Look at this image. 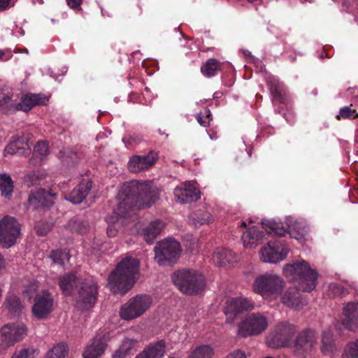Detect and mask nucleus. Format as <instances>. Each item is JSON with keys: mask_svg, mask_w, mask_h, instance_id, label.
<instances>
[{"mask_svg": "<svg viewBox=\"0 0 358 358\" xmlns=\"http://www.w3.org/2000/svg\"><path fill=\"white\" fill-rule=\"evenodd\" d=\"M120 201L114 213L120 217H127L134 208H150L159 199L157 188L151 181L125 182L118 194Z\"/></svg>", "mask_w": 358, "mask_h": 358, "instance_id": "obj_1", "label": "nucleus"}, {"mask_svg": "<svg viewBox=\"0 0 358 358\" xmlns=\"http://www.w3.org/2000/svg\"><path fill=\"white\" fill-rule=\"evenodd\" d=\"M140 262L126 257L119 262L108 278V286L114 294H125L138 278Z\"/></svg>", "mask_w": 358, "mask_h": 358, "instance_id": "obj_2", "label": "nucleus"}, {"mask_svg": "<svg viewBox=\"0 0 358 358\" xmlns=\"http://www.w3.org/2000/svg\"><path fill=\"white\" fill-rule=\"evenodd\" d=\"M172 281L178 289L187 295H197L206 286L203 275L194 269H180L172 275Z\"/></svg>", "mask_w": 358, "mask_h": 358, "instance_id": "obj_3", "label": "nucleus"}, {"mask_svg": "<svg viewBox=\"0 0 358 358\" xmlns=\"http://www.w3.org/2000/svg\"><path fill=\"white\" fill-rule=\"evenodd\" d=\"M283 270L287 276L292 277V280L298 284L301 291L310 292L315 288L318 274L305 261L285 264Z\"/></svg>", "mask_w": 358, "mask_h": 358, "instance_id": "obj_4", "label": "nucleus"}, {"mask_svg": "<svg viewBox=\"0 0 358 358\" xmlns=\"http://www.w3.org/2000/svg\"><path fill=\"white\" fill-rule=\"evenodd\" d=\"M285 282L276 274L264 273L258 275L252 283L253 291L260 294L264 299H276L285 287Z\"/></svg>", "mask_w": 358, "mask_h": 358, "instance_id": "obj_5", "label": "nucleus"}, {"mask_svg": "<svg viewBox=\"0 0 358 358\" xmlns=\"http://www.w3.org/2000/svg\"><path fill=\"white\" fill-rule=\"evenodd\" d=\"M317 344L316 331L306 328L299 331L292 344L293 355L299 358H306L315 350Z\"/></svg>", "mask_w": 358, "mask_h": 358, "instance_id": "obj_6", "label": "nucleus"}, {"mask_svg": "<svg viewBox=\"0 0 358 358\" xmlns=\"http://www.w3.org/2000/svg\"><path fill=\"white\" fill-rule=\"evenodd\" d=\"M154 251L155 260L159 265H171L176 263L179 257L180 245L173 238H167L158 242Z\"/></svg>", "mask_w": 358, "mask_h": 358, "instance_id": "obj_7", "label": "nucleus"}, {"mask_svg": "<svg viewBox=\"0 0 358 358\" xmlns=\"http://www.w3.org/2000/svg\"><path fill=\"white\" fill-rule=\"evenodd\" d=\"M152 299L148 294H138L131 298L120 308L122 319L131 320L144 314L151 306Z\"/></svg>", "mask_w": 358, "mask_h": 358, "instance_id": "obj_8", "label": "nucleus"}, {"mask_svg": "<svg viewBox=\"0 0 358 358\" xmlns=\"http://www.w3.org/2000/svg\"><path fill=\"white\" fill-rule=\"evenodd\" d=\"M297 327L289 322L279 323L269 336L266 343L269 348H279L287 346L293 336L296 334Z\"/></svg>", "mask_w": 358, "mask_h": 358, "instance_id": "obj_9", "label": "nucleus"}, {"mask_svg": "<svg viewBox=\"0 0 358 358\" xmlns=\"http://www.w3.org/2000/svg\"><path fill=\"white\" fill-rule=\"evenodd\" d=\"M20 235V225L15 217L6 215L0 220V244L3 248L13 245Z\"/></svg>", "mask_w": 358, "mask_h": 358, "instance_id": "obj_10", "label": "nucleus"}, {"mask_svg": "<svg viewBox=\"0 0 358 358\" xmlns=\"http://www.w3.org/2000/svg\"><path fill=\"white\" fill-rule=\"evenodd\" d=\"M56 194L39 187L31 189L25 203L27 210H41L51 208L54 204Z\"/></svg>", "mask_w": 358, "mask_h": 358, "instance_id": "obj_11", "label": "nucleus"}, {"mask_svg": "<svg viewBox=\"0 0 358 358\" xmlns=\"http://www.w3.org/2000/svg\"><path fill=\"white\" fill-rule=\"evenodd\" d=\"M267 327V319L264 316L253 313L240 324L238 334L242 337L257 336L264 331Z\"/></svg>", "mask_w": 358, "mask_h": 358, "instance_id": "obj_12", "label": "nucleus"}, {"mask_svg": "<svg viewBox=\"0 0 358 358\" xmlns=\"http://www.w3.org/2000/svg\"><path fill=\"white\" fill-rule=\"evenodd\" d=\"M289 252L282 241H271L260 252V259L264 262L276 264L285 259Z\"/></svg>", "mask_w": 358, "mask_h": 358, "instance_id": "obj_13", "label": "nucleus"}, {"mask_svg": "<svg viewBox=\"0 0 358 358\" xmlns=\"http://www.w3.org/2000/svg\"><path fill=\"white\" fill-rule=\"evenodd\" d=\"M27 327L24 324H7L0 329L1 345L4 348L13 345L22 341L27 335Z\"/></svg>", "mask_w": 358, "mask_h": 358, "instance_id": "obj_14", "label": "nucleus"}, {"mask_svg": "<svg viewBox=\"0 0 358 358\" xmlns=\"http://www.w3.org/2000/svg\"><path fill=\"white\" fill-rule=\"evenodd\" d=\"M98 286L92 280H86L82 282L78 291L77 306L81 310H87L92 308L97 301Z\"/></svg>", "mask_w": 358, "mask_h": 358, "instance_id": "obj_15", "label": "nucleus"}, {"mask_svg": "<svg viewBox=\"0 0 358 358\" xmlns=\"http://www.w3.org/2000/svg\"><path fill=\"white\" fill-rule=\"evenodd\" d=\"M108 333L99 334L94 336L83 353V358H100L104 353L108 341Z\"/></svg>", "mask_w": 358, "mask_h": 358, "instance_id": "obj_16", "label": "nucleus"}, {"mask_svg": "<svg viewBox=\"0 0 358 358\" xmlns=\"http://www.w3.org/2000/svg\"><path fill=\"white\" fill-rule=\"evenodd\" d=\"M158 159V153L154 150L150 151L143 156L134 155L128 162V169L133 173L149 169Z\"/></svg>", "mask_w": 358, "mask_h": 358, "instance_id": "obj_17", "label": "nucleus"}, {"mask_svg": "<svg viewBox=\"0 0 358 358\" xmlns=\"http://www.w3.org/2000/svg\"><path fill=\"white\" fill-rule=\"evenodd\" d=\"M262 224L268 234L282 237L284 236L286 233H289L290 237L296 238V240L303 238V232L295 231L294 227H286L283 226L281 222H278L273 220L264 219L262 220Z\"/></svg>", "mask_w": 358, "mask_h": 358, "instance_id": "obj_18", "label": "nucleus"}, {"mask_svg": "<svg viewBox=\"0 0 358 358\" xmlns=\"http://www.w3.org/2000/svg\"><path fill=\"white\" fill-rule=\"evenodd\" d=\"M49 101V97L44 94L27 93L22 95L20 101L17 103L16 110L28 112L36 106H45Z\"/></svg>", "mask_w": 358, "mask_h": 358, "instance_id": "obj_19", "label": "nucleus"}, {"mask_svg": "<svg viewBox=\"0 0 358 358\" xmlns=\"http://www.w3.org/2000/svg\"><path fill=\"white\" fill-rule=\"evenodd\" d=\"M253 303L245 298L238 297L228 301L225 307L224 313L227 320H234V317L245 310L253 308Z\"/></svg>", "mask_w": 358, "mask_h": 358, "instance_id": "obj_20", "label": "nucleus"}, {"mask_svg": "<svg viewBox=\"0 0 358 358\" xmlns=\"http://www.w3.org/2000/svg\"><path fill=\"white\" fill-rule=\"evenodd\" d=\"M281 302L287 307L301 310L307 304V300L299 292L296 287H289L282 294Z\"/></svg>", "mask_w": 358, "mask_h": 358, "instance_id": "obj_21", "label": "nucleus"}, {"mask_svg": "<svg viewBox=\"0 0 358 358\" xmlns=\"http://www.w3.org/2000/svg\"><path fill=\"white\" fill-rule=\"evenodd\" d=\"M267 85L272 96L273 103L287 104L290 101L289 93L285 85L279 80L269 78L267 80Z\"/></svg>", "mask_w": 358, "mask_h": 358, "instance_id": "obj_22", "label": "nucleus"}, {"mask_svg": "<svg viewBox=\"0 0 358 358\" xmlns=\"http://www.w3.org/2000/svg\"><path fill=\"white\" fill-rule=\"evenodd\" d=\"M343 319L342 324L343 327L353 331L358 328V303L348 302L343 308Z\"/></svg>", "mask_w": 358, "mask_h": 358, "instance_id": "obj_23", "label": "nucleus"}, {"mask_svg": "<svg viewBox=\"0 0 358 358\" xmlns=\"http://www.w3.org/2000/svg\"><path fill=\"white\" fill-rule=\"evenodd\" d=\"M34 301L32 311L37 318H45L52 311L53 299L50 294L36 296Z\"/></svg>", "mask_w": 358, "mask_h": 358, "instance_id": "obj_24", "label": "nucleus"}, {"mask_svg": "<svg viewBox=\"0 0 358 358\" xmlns=\"http://www.w3.org/2000/svg\"><path fill=\"white\" fill-rule=\"evenodd\" d=\"M92 187V181L83 179L65 198L73 204H79L87 197Z\"/></svg>", "mask_w": 358, "mask_h": 358, "instance_id": "obj_25", "label": "nucleus"}, {"mask_svg": "<svg viewBox=\"0 0 358 358\" xmlns=\"http://www.w3.org/2000/svg\"><path fill=\"white\" fill-rule=\"evenodd\" d=\"M174 195L181 203H188L197 201L200 198V192L198 189L189 185L176 188Z\"/></svg>", "mask_w": 358, "mask_h": 358, "instance_id": "obj_26", "label": "nucleus"}, {"mask_svg": "<svg viewBox=\"0 0 358 358\" xmlns=\"http://www.w3.org/2000/svg\"><path fill=\"white\" fill-rule=\"evenodd\" d=\"M3 307L14 317L19 316L24 308L20 298L12 292L6 295Z\"/></svg>", "mask_w": 358, "mask_h": 358, "instance_id": "obj_27", "label": "nucleus"}, {"mask_svg": "<svg viewBox=\"0 0 358 358\" xmlns=\"http://www.w3.org/2000/svg\"><path fill=\"white\" fill-rule=\"evenodd\" d=\"M164 227V223L160 220L150 222L143 229L142 235L144 240L149 244L152 243L157 236L160 234Z\"/></svg>", "mask_w": 358, "mask_h": 358, "instance_id": "obj_28", "label": "nucleus"}, {"mask_svg": "<svg viewBox=\"0 0 358 358\" xmlns=\"http://www.w3.org/2000/svg\"><path fill=\"white\" fill-rule=\"evenodd\" d=\"M213 259L217 265L224 266L236 262V255L229 249H217L213 252Z\"/></svg>", "mask_w": 358, "mask_h": 358, "instance_id": "obj_29", "label": "nucleus"}, {"mask_svg": "<svg viewBox=\"0 0 358 358\" xmlns=\"http://www.w3.org/2000/svg\"><path fill=\"white\" fill-rule=\"evenodd\" d=\"M262 238V234L255 226L249 227L243 232L242 241L245 248L252 249L258 245V241Z\"/></svg>", "mask_w": 358, "mask_h": 358, "instance_id": "obj_30", "label": "nucleus"}, {"mask_svg": "<svg viewBox=\"0 0 358 358\" xmlns=\"http://www.w3.org/2000/svg\"><path fill=\"white\" fill-rule=\"evenodd\" d=\"M166 345L164 340L150 343L143 350L150 358H163L166 353Z\"/></svg>", "mask_w": 358, "mask_h": 358, "instance_id": "obj_31", "label": "nucleus"}, {"mask_svg": "<svg viewBox=\"0 0 358 358\" xmlns=\"http://www.w3.org/2000/svg\"><path fill=\"white\" fill-rule=\"evenodd\" d=\"M59 158L64 166L70 167L80 160L79 154L70 148H64L59 152Z\"/></svg>", "mask_w": 358, "mask_h": 358, "instance_id": "obj_32", "label": "nucleus"}, {"mask_svg": "<svg viewBox=\"0 0 358 358\" xmlns=\"http://www.w3.org/2000/svg\"><path fill=\"white\" fill-rule=\"evenodd\" d=\"M66 228L72 233L85 234L89 231L90 225L87 221L73 217L66 223Z\"/></svg>", "mask_w": 358, "mask_h": 358, "instance_id": "obj_33", "label": "nucleus"}, {"mask_svg": "<svg viewBox=\"0 0 358 358\" xmlns=\"http://www.w3.org/2000/svg\"><path fill=\"white\" fill-rule=\"evenodd\" d=\"M215 352L210 345H199L189 350L187 358H213Z\"/></svg>", "mask_w": 358, "mask_h": 358, "instance_id": "obj_34", "label": "nucleus"}, {"mask_svg": "<svg viewBox=\"0 0 358 358\" xmlns=\"http://www.w3.org/2000/svg\"><path fill=\"white\" fill-rule=\"evenodd\" d=\"M222 69V63L216 59H208L201 67V73L208 78L215 76Z\"/></svg>", "mask_w": 358, "mask_h": 358, "instance_id": "obj_35", "label": "nucleus"}, {"mask_svg": "<svg viewBox=\"0 0 358 358\" xmlns=\"http://www.w3.org/2000/svg\"><path fill=\"white\" fill-rule=\"evenodd\" d=\"M76 285V277L73 274L68 273L59 278V286L64 294H71Z\"/></svg>", "mask_w": 358, "mask_h": 358, "instance_id": "obj_36", "label": "nucleus"}, {"mask_svg": "<svg viewBox=\"0 0 358 358\" xmlns=\"http://www.w3.org/2000/svg\"><path fill=\"white\" fill-rule=\"evenodd\" d=\"M29 149L28 140L22 136L19 137L10 142L5 148V152L9 155H14L20 152V150Z\"/></svg>", "mask_w": 358, "mask_h": 358, "instance_id": "obj_37", "label": "nucleus"}, {"mask_svg": "<svg viewBox=\"0 0 358 358\" xmlns=\"http://www.w3.org/2000/svg\"><path fill=\"white\" fill-rule=\"evenodd\" d=\"M192 224L196 227L202 224H209L213 221L211 214L207 211L198 210L192 215Z\"/></svg>", "mask_w": 358, "mask_h": 358, "instance_id": "obj_38", "label": "nucleus"}, {"mask_svg": "<svg viewBox=\"0 0 358 358\" xmlns=\"http://www.w3.org/2000/svg\"><path fill=\"white\" fill-rule=\"evenodd\" d=\"M13 182L6 173L0 174V192L5 198H9L13 192Z\"/></svg>", "mask_w": 358, "mask_h": 358, "instance_id": "obj_39", "label": "nucleus"}, {"mask_svg": "<svg viewBox=\"0 0 358 358\" xmlns=\"http://www.w3.org/2000/svg\"><path fill=\"white\" fill-rule=\"evenodd\" d=\"M44 177L38 171H31L24 177V182L28 186L41 185Z\"/></svg>", "mask_w": 358, "mask_h": 358, "instance_id": "obj_40", "label": "nucleus"}, {"mask_svg": "<svg viewBox=\"0 0 358 358\" xmlns=\"http://www.w3.org/2000/svg\"><path fill=\"white\" fill-rule=\"evenodd\" d=\"M68 355V350L65 345L60 343L53 347L46 355L45 358H64Z\"/></svg>", "mask_w": 358, "mask_h": 358, "instance_id": "obj_41", "label": "nucleus"}, {"mask_svg": "<svg viewBox=\"0 0 358 358\" xmlns=\"http://www.w3.org/2000/svg\"><path fill=\"white\" fill-rule=\"evenodd\" d=\"M17 103L12 99L9 95L4 96L0 99V111L3 113H8L16 110Z\"/></svg>", "mask_w": 358, "mask_h": 358, "instance_id": "obj_42", "label": "nucleus"}, {"mask_svg": "<svg viewBox=\"0 0 358 358\" xmlns=\"http://www.w3.org/2000/svg\"><path fill=\"white\" fill-rule=\"evenodd\" d=\"M342 358H358V340L348 344Z\"/></svg>", "mask_w": 358, "mask_h": 358, "instance_id": "obj_43", "label": "nucleus"}, {"mask_svg": "<svg viewBox=\"0 0 358 358\" xmlns=\"http://www.w3.org/2000/svg\"><path fill=\"white\" fill-rule=\"evenodd\" d=\"M322 350L323 352H327L331 350L333 343V334L331 331H325L322 333Z\"/></svg>", "mask_w": 358, "mask_h": 358, "instance_id": "obj_44", "label": "nucleus"}, {"mask_svg": "<svg viewBox=\"0 0 358 358\" xmlns=\"http://www.w3.org/2000/svg\"><path fill=\"white\" fill-rule=\"evenodd\" d=\"M358 117V113L355 110L351 109L350 106H345L340 109L339 114L336 116L338 120L343 119H351L354 120Z\"/></svg>", "mask_w": 358, "mask_h": 358, "instance_id": "obj_45", "label": "nucleus"}, {"mask_svg": "<svg viewBox=\"0 0 358 358\" xmlns=\"http://www.w3.org/2000/svg\"><path fill=\"white\" fill-rule=\"evenodd\" d=\"M196 118L200 125L207 127L210 125V122L212 120V115L210 110L206 108L203 115L201 113L197 114Z\"/></svg>", "mask_w": 358, "mask_h": 358, "instance_id": "obj_46", "label": "nucleus"}, {"mask_svg": "<svg viewBox=\"0 0 358 358\" xmlns=\"http://www.w3.org/2000/svg\"><path fill=\"white\" fill-rule=\"evenodd\" d=\"M48 145L45 142H38L34 149V155L41 158L48 155Z\"/></svg>", "mask_w": 358, "mask_h": 358, "instance_id": "obj_47", "label": "nucleus"}, {"mask_svg": "<svg viewBox=\"0 0 358 358\" xmlns=\"http://www.w3.org/2000/svg\"><path fill=\"white\" fill-rule=\"evenodd\" d=\"M36 350L34 348H23L20 350L15 351L12 358H34Z\"/></svg>", "mask_w": 358, "mask_h": 358, "instance_id": "obj_48", "label": "nucleus"}, {"mask_svg": "<svg viewBox=\"0 0 358 358\" xmlns=\"http://www.w3.org/2000/svg\"><path fill=\"white\" fill-rule=\"evenodd\" d=\"M66 253L61 250H52L50 253V257L55 263L62 265Z\"/></svg>", "mask_w": 358, "mask_h": 358, "instance_id": "obj_49", "label": "nucleus"}, {"mask_svg": "<svg viewBox=\"0 0 358 358\" xmlns=\"http://www.w3.org/2000/svg\"><path fill=\"white\" fill-rule=\"evenodd\" d=\"M135 343L134 341L127 338L124 340L120 348L122 349V351H124L128 355L134 348Z\"/></svg>", "mask_w": 358, "mask_h": 358, "instance_id": "obj_50", "label": "nucleus"}, {"mask_svg": "<svg viewBox=\"0 0 358 358\" xmlns=\"http://www.w3.org/2000/svg\"><path fill=\"white\" fill-rule=\"evenodd\" d=\"M227 358H246L243 351L237 350L227 355Z\"/></svg>", "mask_w": 358, "mask_h": 358, "instance_id": "obj_51", "label": "nucleus"}, {"mask_svg": "<svg viewBox=\"0 0 358 358\" xmlns=\"http://www.w3.org/2000/svg\"><path fill=\"white\" fill-rule=\"evenodd\" d=\"M67 5L72 9H77L79 8L83 2V0H66Z\"/></svg>", "mask_w": 358, "mask_h": 358, "instance_id": "obj_52", "label": "nucleus"}, {"mask_svg": "<svg viewBox=\"0 0 358 358\" xmlns=\"http://www.w3.org/2000/svg\"><path fill=\"white\" fill-rule=\"evenodd\" d=\"M127 354L122 351V349L119 348L113 355V358H124Z\"/></svg>", "mask_w": 358, "mask_h": 358, "instance_id": "obj_53", "label": "nucleus"}, {"mask_svg": "<svg viewBox=\"0 0 358 358\" xmlns=\"http://www.w3.org/2000/svg\"><path fill=\"white\" fill-rule=\"evenodd\" d=\"M12 0H0V10L6 9L11 3Z\"/></svg>", "mask_w": 358, "mask_h": 358, "instance_id": "obj_54", "label": "nucleus"}, {"mask_svg": "<svg viewBox=\"0 0 358 358\" xmlns=\"http://www.w3.org/2000/svg\"><path fill=\"white\" fill-rule=\"evenodd\" d=\"M116 234V231L112 228V227H109L107 229V234L109 237L115 236Z\"/></svg>", "mask_w": 358, "mask_h": 358, "instance_id": "obj_55", "label": "nucleus"}, {"mask_svg": "<svg viewBox=\"0 0 358 358\" xmlns=\"http://www.w3.org/2000/svg\"><path fill=\"white\" fill-rule=\"evenodd\" d=\"M135 358H150L149 355L145 353V352L143 350L139 354H138Z\"/></svg>", "mask_w": 358, "mask_h": 358, "instance_id": "obj_56", "label": "nucleus"}, {"mask_svg": "<svg viewBox=\"0 0 358 358\" xmlns=\"http://www.w3.org/2000/svg\"><path fill=\"white\" fill-rule=\"evenodd\" d=\"M36 233L39 236H45L47 234L46 231H43V229H41L39 227H37Z\"/></svg>", "mask_w": 358, "mask_h": 358, "instance_id": "obj_57", "label": "nucleus"}, {"mask_svg": "<svg viewBox=\"0 0 358 358\" xmlns=\"http://www.w3.org/2000/svg\"><path fill=\"white\" fill-rule=\"evenodd\" d=\"M4 266V259L3 256L0 254V271L3 268Z\"/></svg>", "mask_w": 358, "mask_h": 358, "instance_id": "obj_58", "label": "nucleus"}, {"mask_svg": "<svg viewBox=\"0 0 358 358\" xmlns=\"http://www.w3.org/2000/svg\"><path fill=\"white\" fill-rule=\"evenodd\" d=\"M334 287H335V289H336L338 291H340L341 293H343V291H344V289H345L343 288V287H342V286H335Z\"/></svg>", "mask_w": 358, "mask_h": 358, "instance_id": "obj_59", "label": "nucleus"}, {"mask_svg": "<svg viewBox=\"0 0 358 358\" xmlns=\"http://www.w3.org/2000/svg\"><path fill=\"white\" fill-rule=\"evenodd\" d=\"M5 55V52L2 50H0V60H3V57Z\"/></svg>", "mask_w": 358, "mask_h": 358, "instance_id": "obj_60", "label": "nucleus"}, {"mask_svg": "<svg viewBox=\"0 0 358 358\" xmlns=\"http://www.w3.org/2000/svg\"><path fill=\"white\" fill-rule=\"evenodd\" d=\"M289 59L291 62H294V61H296V56L292 55H289Z\"/></svg>", "mask_w": 358, "mask_h": 358, "instance_id": "obj_61", "label": "nucleus"}, {"mask_svg": "<svg viewBox=\"0 0 358 358\" xmlns=\"http://www.w3.org/2000/svg\"><path fill=\"white\" fill-rule=\"evenodd\" d=\"M240 227H243V228H246L247 227V224L245 222H242L241 225H240Z\"/></svg>", "mask_w": 358, "mask_h": 358, "instance_id": "obj_62", "label": "nucleus"}, {"mask_svg": "<svg viewBox=\"0 0 358 358\" xmlns=\"http://www.w3.org/2000/svg\"><path fill=\"white\" fill-rule=\"evenodd\" d=\"M252 148H250L248 150V155L249 157H251L252 155Z\"/></svg>", "mask_w": 358, "mask_h": 358, "instance_id": "obj_63", "label": "nucleus"}, {"mask_svg": "<svg viewBox=\"0 0 358 358\" xmlns=\"http://www.w3.org/2000/svg\"><path fill=\"white\" fill-rule=\"evenodd\" d=\"M169 358H174V357H169Z\"/></svg>", "mask_w": 358, "mask_h": 358, "instance_id": "obj_64", "label": "nucleus"}]
</instances>
